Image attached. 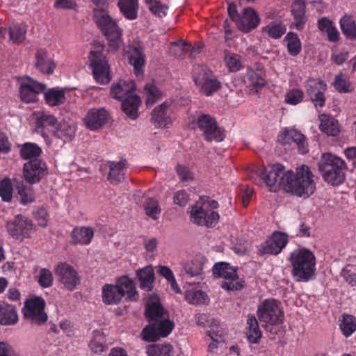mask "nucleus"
Here are the masks:
<instances>
[{"mask_svg":"<svg viewBox=\"0 0 356 356\" xmlns=\"http://www.w3.org/2000/svg\"><path fill=\"white\" fill-rule=\"evenodd\" d=\"M291 264V275L298 282L312 280L316 273V259L313 252L302 248L292 251L289 257Z\"/></svg>","mask_w":356,"mask_h":356,"instance_id":"nucleus-1","label":"nucleus"},{"mask_svg":"<svg viewBox=\"0 0 356 356\" xmlns=\"http://www.w3.org/2000/svg\"><path fill=\"white\" fill-rule=\"evenodd\" d=\"M284 189L298 197H307L316 190L314 175L307 165L298 167L296 172L286 171Z\"/></svg>","mask_w":356,"mask_h":356,"instance_id":"nucleus-2","label":"nucleus"},{"mask_svg":"<svg viewBox=\"0 0 356 356\" xmlns=\"http://www.w3.org/2000/svg\"><path fill=\"white\" fill-rule=\"evenodd\" d=\"M318 165L323 179L327 183L338 186L344 181L346 164L341 158L330 153L323 154Z\"/></svg>","mask_w":356,"mask_h":356,"instance_id":"nucleus-3","label":"nucleus"},{"mask_svg":"<svg viewBox=\"0 0 356 356\" xmlns=\"http://www.w3.org/2000/svg\"><path fill=\"white\" fill-rule=\"evenodd\" d=\"M218 206V202L216 200H210L208 197H201L200 201L191 207V221L199 226L209 228L215 227L218 222L220 216L214 209Z\"/></svg>","mask_w":356,"mask_h":356,"instance_id":"nucleus-4","label":"nucleus"},{"mask_svg":"<svg viewBox=\"0 0 356 356\" xmlns=\"http://www.w3.org/2000/svg\"><path fill=\"white\" fill-rule=\"evenodd\" d=\"M125 294L130 300L137 294L135 284L127 276L118 278L115 285L106 284L102 288V300L106 305L118 304Z\"/></svg>","mask_w":356,"mask_h":356,"instance_id":"nucleus-5","label":"nucleus"},{"mask_svg":"<svg viewBox=\"0 0 356 356\" xmlns=\"http://www.w3.org/2000/svg\"><path fill=\"white\" fill-rule=\"evenodd\" d=\"M107 50L102 44H97L91 50L88 56L90 67L92 71L95 80L103 85L108 83L111 80L110 65L106 57Z\"/></svg>","mask_w":356,"mask_h":356,"instance_id":"nucleus-6","label":"nucleus"},{"mask_svg":"<svg viewBox=\"0 0 356 356\" xmlns=\"http://www.w3.org/2000/svg\"><path fill=\"white\" fill-rule=\"evenodd\" d=\"M96 24L108 42L113 51H117L122 44V30L108 14L100 13L96 16Z\"/></svg>","mask_w":356,"mask_h":356,"instance_id":"nucleus-7","label":"nucleus"},{"mask_svg":"<svg viewBox=\"0 0 356 356\" xmlns=\"http://www.w3.org/2000/svg\"><path fill=\"white\" fill-rule=\"evenodd\" d=\"M193 78L200 92L206 96L212 95L222 87L220 81L214 76L213 72L204 65L194 66Z\"/></svg>","mask_w":356,"mask_h":356,"instance_id":"nucleus-8","label":"nucleus"},{"mask_svg":"<svg viewBox=\"0 0 356 356\" xmlns=\"http://www.w3.org/2000/svg\"><path fill=\"white\" fill-rule=\"evenodd\" d=\"M212 270L216 277H222L225 280L221 284L224 289L238 291L245 286L244 280L238 277L236 269L227 263H217L213 266Z\"/></svg>","mask_w":356,"mask_h":356,"instance_id":"nucleus-9","label":"nucleus"},{"mask_svg":"<svg viewBox=\"0 0 356 356\" xmlns=\"http://www.w3.org/2000/svg\"><path fill=\"white\" fill-rule=\"evenodd\" d=\"M257 316L261 322L270 325H278L284 320L281 304L275 299L264 300L257 308Z\"/></svg>","mask_w":356,"mask_h":356,"instance_id":"nucleus-10","label":"nucleus"},{"mask_svg":"<svg viewBox=\"0 0 356 356\" xmlns=\"http://www.w3.org/2000/svg\"><path fill=\"white\" fill-rule=\"evenodd\" d=\"M258 175L270 191H277L280 186L284 188L286 172L282 164L268 165L258 171Z\"/></svg>","mask_w":356,"mask_h":356,"instance_id":"nucleus-11","label":"nucleus"},{"mask_svg":"<svg viewBox=\"0 0 356 356\" xmlns=\"http://www.w3.org/2000/svg\"><path fill=\"white\" fill-rule=\"evenodd\" d=\"M196 124L207 142L222 141L225 138L224 129L218 126L216 119L209 114L202 113L197 116Z\"/></svg>","mask_w":356,"mask_h":356,"instance_id":"nucleus-12","label":"nucleus"},{"mask_svg":"<svg viewBox=\"0 0 356 356\" xmlns=\"http://www.w3.org/2000/svg\"><path fill=\"white\" fill-rule=\"evenodd\" d=\"M6 228L13 238L19 241L31 238L35 229L32 220L22 214L7 221Z\"/></svg>","mask_w":356,"mask_h":356,"instance_id":"nucleus-13","label":"nucleus"},{"mask_svg":"<svg viewBox=\"0 0 356 356\" xmlns=\"http://www.w3.org/2000/svg\"><path fill=\"white\" fill-rule=\"evenodd\" d=\"M45 302L40 297L27 300L23 309L24 318L31 324L40 325L44 324L48 318L44 312Z\"/></svg>","mask_w":356,"mask_h":356,"instance_id":"nucleus-14","label":"nucleus"},{"mask_svg":"<svg viewBox=\"0 0 356 356\" xmlns=\"http://www.w3.org/2000/svg\"><path fill=\"white\" fill-rule=\"evenodd\" d=\"M174 327V323L167 318L149 323L142 331L143 339L147 342H153L161 337H166Z\"/></svg>","mask_w":356,"mask_h":356,"instance_id":"nucleus-15","label":"nucleus"},{"mask_svg":"<svg viewBox=\"0 0 356 356\" xmlns=\"http://www.w3.org/2000/svg\"><path fill=\"white\" fill-rule=\"evenodd\" d=\"M288 242L289 238L286 234L275 231L258 246V252L261 255H277L286 246Z\"/></svg>","mask_w":356,"mask_h":356,"instance_id":"nucleus-16","label":"nucleus"},{"mask_svg":"<svg viewBox=\"0 0 356 356\" xmlns=\"http://www.w3.org/2000/svg\"><path fill=\"white\" fill-rule=\"evenodd\" d=\"M305 87L306 93L315 108L318 110L324 107L326 102L325 92L327 90V84L321 79H309Z\"/></svg>","mask_w":356,"mask_h":356,"instance_id":"nucleus-17","label":"nucleus"},{"mask_svg":"<svg viewBox=\"0 0 356 356\" xmlns=\"http://www.w3.org/2000/svg\"><path fill=\"white\" fill-rule=\"evenodd\" d=\"M55 273L60 282L70 291L74 290L80 284L81 278L78 273L72 266L65 262L59 263L55 269Z\"/></svg>","mask_w":356,"mask_h":356,"instance_id":"nucleus-18","label":"nucleus"},{"mask_svg":"<svg viewBox=\"0 0 356 356\" xmlns=\"http://www.w3.org/2000/svg\"><path fill=\"white\" fill-rule=\"evenodd\" d=\"M23 170L25 180L31 184L38 183L48 173L46 163L40 159L25 163Z\"/></svg>","mask_w":356,"mask_h":356,"instance_id":"nucleus-19","label":"nucleus"},{"mask_svg":"<svg viewBox=\"0 0 356 356\" xmlns=\"http://www.w3.org/2000/svg\"><path fill=\"white\" fill-rule=\"evenodd\" d=\"M108 168V181L112 184H118L125 179L127 170V161L124 159L119 161H108L106 163L100 166V170L104 171Z\"/></svg>","mask_w":356,"mask_h":356,"instance_id":"nucleus-20","label":"nucleus"},{"mask_svg":"<svg viewBox=\"0 0 356 356\" xmlns=\"http://www.w3.org/2000/svg\"><path fill=\"white\" fill-rule=\"evenodd\" d=\"M171 102L165 101L152 112V122L157 128L168 127L172 124Z\"/></svg>","mask_w":356,"mask_h":356,"instance_id":"nucleus-21","label":"nucleus"},{"mask_svg":"<svg viewBox=\"0 0 356 356\" xmlns=\"http://www.w3.org/2000/svg\"><path fill=\"white\" fill-rule=\"evenodd\" d=\"M45 89V86L38 83L30 78H27L26 81L21 83L19 93L21 99L26 103L35 102L37 100V96L42 92Z\"/></svg>","mask_w":356,"mask_h":356,"instance_id":"nucleus-22","label":"nucleus"},{"mask_svg":"<svg viewBox=\"0 0 356 356\" xmlns=\"http://www.w3.org/2000/svg\"><path fill=\"white\" fill-rule=\"evenodd\" d=\"M125 54L128 56L129 63L134 67V74L137 76H141L145 64L143 47L140 43L131 46L125 51Z\"/></svg>","mask_w":356,"mask_h":356,"instance_id":"nucleus-23","label":"nucleus"},{"mask_svg":"<svg viewBox=\"0 0 356 356\" xmlns=\"http://www.w3.org/2000/svg\"><path fill=\"white\" fill-rule=\"evenodd\" d=\"M259 23L260 18L257 13L253 8L248 7L243 9L236 25L239 30L247 33L256 29Z\"/></svg>","mask_w":356,"mask_h":356,"instance_id":"nucleus-24","label":"nucleus"},{"mask_svg":"<svg viewBox=\"0 0 356 356\" xmlns=\"http://www.w3.org/2000/svg\"><path fill=\"white\" fill-rule=\"evenodd\" d=\"M35 67L42 74H52L56 67V63L49 56L46 49L41 48L36 51L35 54Z\"/></svg>","mask_w":356,"mask_h":356,"instance_id":"nucleus-25","label":"nucleus"},{"mask_svg":"<svg viewBox=\"0 0 356 356\" xmlns=\"http://www.w3.org/2000/svg\"><path fill=\"white\" fill-rule=\"evenodd\" d=\"M108 113L103 108H91L86 115L84 122L89 129L96 130L108 122Z\"/></svg>","mask_w":356,"mask_h":356,"instance_id":"nucleus-26","label":"nucleus"},{"mask_svg":"<svg viewBox=\"0 0 356 356\" xmlns=\"http://www.w3.org/2000/svg\"><path fill=\"white\" fill-rule=\"evenodd\" d=\"M282 140L285 143L293 142L298 148V152L301 154H305L309 152L307 138L300 131L295 129L286 128L283 131Z\"/></svg>","mask_w":356,"mask_h":356,"instance_id":"nucleus-27","label":"nucleus"},{"mask_svg":"<svg viewBox=\"0 0 356 356\" xmlns=\"http://www.w3.org/2000/svg\"><path fill=\"white\" fill-rule=\"evenodd\" d=\"M248 86L252 92L256 93L266 83V72L263 67L257 66L248 70L246 74Z\"/></svg>","mask_w":356,"mask_h":356,"instance_id":"nucleus-28","label":"nucleus"},{"mask_svg":"<svg viewBox=\"0 0 356 356\" xmlns=\"http://www.w3.org/2000/svg\"><path fill=\"white\" fill-rule=\"evenodd\" d=\"M206 261L207 259L202 254L195 255L192 260L184 264L182 273H184V276L190 277H198L202 274Z\"/></svg>","mask_w":356,"mask_h":356,"instance_id":"nucleus-29","label":"nucleus"},{"mask_svg":"<svg viewBox=\"0 0 356 356\" xmlns=\"http://www.w3.org/2000/svg\"><path fill=\"white\" fill-rule=\"evenodd\" d=\"M136 90V83L133 81H120L113 84L111 89V95L116 99L124 100L127 96L133 95Z\"/></svg>","mask_w":356,"mask_h":356,"instance_id":"nucleus-30","label":"nucleus"},{"mask_svg":"<svg viewBox=\"0 0 356 356\" xmlns=\"http://www.w3.org/2000/svg\"><path fill=\"white\" fill-rule=\"evenodd\" d=\"M94 236V230L89 227H76L71 233L72 243L88 245Z\"/></svg>","mask_w":356,"mask_h":356,"instance_id":"nucleus-31","label":"nucleus"},{"mask_svg":"<svg viewBox=\"0 0 356 356\" xmlns=\"http://www.w3.org/2000/svg\"><path fill=\"white\" fill-rule=\"evenodd\" d=\"M136 277L140 283V288L146 291H151L155 280L154 271L152 266H147L136 271Z\"/></svg>","mask_w":356,"mask_h":356,"instance_id":"nucleus-32","label":"nucleus"},{"mask_svg":"<svg viewBox=\"0 0 356 356\" xmlns=\"http://www.w3.org/2000/svg\"><path fill=\"white\" fill-rule=\"evenodd\" d=\"M291 13L294 19L296 29H303L307 18L306 17V4L302 0H296L291 6Z\"/></svg>","mask_w":356,"mask_h":356,"instance_id":"nucleus-33","label":"nucleus"},{"mask_svg":"<svg viewBox=\"0 0 356 356\" xmlns=\"http://www.w3.org/2000/svg\"><path fill=\"white\" fill-rule=\"evenodd\" d=\"M76 131V127L74 122L63 120L58 124L54 134L56 138L67 142L74 138Z\"/></svg>","mask_w":356,"mask_h":356,"instance_id":"nucleus-34","label":"nucleus"},{"mask_svg":"<svg viewBox=\"0 0 356 356\" xmlns=\"http://www.w3.org/2000/svg\"><path fill=\"white\" fill-rule=\"evenodd\" d=\"M145 316L149 323L168 318L163 307L161 303L156 302H152L147 305Z\"/></svg>","mask_w":356,"mask_h":356,"instance_id":"nucleus-35","label":"nucleus"},{"mask_svg":"<svg viewBox=\"0 0 356 356\" xmlns=\"http://www.w3.org/2000/svg\"><path fill=\"white\" fill-rule=\"evenodd\" d=\"M18 321L16 308L9 304L3 302L0 305V324L2 325H15Z\"/></svg>","mask_w":356,"mask_h":356,"instance_id":"nucleus-36","label":"nucleus"},{"mask_svg":"<svg viewBox=\"0 0 356 356\" xmlns=\"http://www.w3.org/2000/svg\"><path fill=\"white\" fill-rule=\"evenodd\" d=\"M319 118V129L321 131L331 136H336L339 134L340 126L338 120L325 114L321 115Z\"/></svg>","mask_w":356,"mask_h":356,"instance_id":"nucleus-37","label":"nucleus"},{"mask_svg":"<svg viewBox=\"0 0 356 356\" xmlns=\"http://www.w3.org/2000/svg\"><path fill=\"white\" fill-rule=\"evenodd\" d=\"M140 103V99L138 95H129L122 101V111L129 118L135 120L138 118Z\"/></svg>","mask_w":356,"mask_h":356,"instance_id":"nucleus-38","label":"nucleus"},{"mask_svg":"<svg viewBox=\"0 0 356 356\" xmlns=\"http://www.w3.org/2000/svg\"><path fill=\"white\" fill-rule=\"evenodd\" d=\"M262 33L266 34L270 38L277 40L281 38L286 31V26L280 20L273 21L262 27Z\"/></svg>","mask_w":356,"mask_h":356,"instance_id":"nucleus-39","label":"nucleus"},{"mask_svg":"<svg viewBox=\"0 0 356 356\" xmlns=\"http://www.w3.org/2000/svg\"><path fill=\"white\" fill-rule=\"evenodd\" d=\"M118 6L126 19L134 20L138 17V0H119Z\"/></svg>","mask_w":356,"mask_h":356,"instance_id":"nucleus-40","label":"nucleus"},{"mask_svg":"<svg viewBox=\"0 0 356 356\" xmlns=\"http://www.w3.org/2000/svg\"><path fill=\"white\" fill-rule=\"evenodd\" d=\"M339 321V328L346 338L356 331V318L353 315L343 314Z\"/></svg>","mask_w":356,"mask_h":356,"instance_id":"nucleus-41","label":"nucleus"},{"mask_svg":"<svg viewBox=\"0 0 356 356\" xmlns=\"http://www.w3.org/2000/svg\"><path fill=\"white\" fill-rule=\"evenodd\" d=\"M44 100L51 106L61 105L66 100L65 91L56 88H50L44 92Z\"/></svg>","mask_w":356,"mask_h":356,"instance_id":"nucleus-42","label":"nucleus"},{"mask_svg":"<svg viewBox=\"0 0 356 356\" xmlns=\"http://www.w3.org/2000/svg\"><path fill=\"white\" fill-rule=\"evenodd\" d=\"M247 338L252 343H257L261 337L259 323L254 316H249L247 320Z\"/></svg>","mask_w":356,"mask_h":356,"instance_id":"nucleus-43","label":"nucleus"},{"mask_svg":"<svg viewBox=\"0 0 356 356\" xmlns=\"http://www.w3.org/2000/svg\"><path fill=\"white\" fill-rule=\"evenodd\" d=\"M56 118L52 115L43 112L38 113L36 118L35 131L36 133L40 134L42 137L45 138L46 134L44 132V129L48 126L56 124Z\"/></svg>","mask_w":356,"mask_h":356,"instance_id":"nucleus-44","label":"nucleus"},{"mask_svg":"<svg viewBox=\"0 0 356 356\" xmlns=\"http://www.w3.org/2000/svg\"><path fill=\"white\" fill-rule=\"evenodd\" d=\"M89 347L90 350L96 354H100L106 350V338L102 332L95 330L92 332V337L90 341Z\"/></svg>","mask_w":356,"mask_h":356,"instance_id":"nucleus-45","label":"nucleus"},{"mask_svg":"<svg viewBox=\"0 0 356 356\" xmlns=\"http://www.w3.org/2000/svg\"><path fill=\"white\" fill-rule=\"evenodd\" d=\"M286 42L287 51L292 56H298L302 50L300 40L296 33L289 32L284 38Z\"/></svg>","mask_w":356,"mask_h":356,"instance_id":"nucleus-46","label":"nucleus"},{"mask_svg":"<svg viewBox=\"0 0 356 356\" xmlns=\"http://www.w3.org/2000/svg\"><path fill=\"white\" fill-rule=\"evenodd\" d=\"M339 23L341 31L347 38L350 40L356 38V24L350 16H343L341 18Z\"/></svg>","mask_w":356,"mask_h":356,"instance_id":"nucleus-47","label":"nucleus"},{"mask_svg":"<svg viewBox=\"0 0 356 356\" xmlns=\"http://www.w3.org/2000/svg\"><path fill=\"white\" fill-rule=\"evenodd\" d=\"M185 300L191 305H207L209 302V298L207 294L200 290L186 291Z\"/></svg>","mask_w":356,"mask_h":356,"instance_id":"nucleus-48","label":"nucleus"},{"mask_svg":"<svg viewBox=\"0 0 356 356\" xmlns=\"http://www.w3.org/2000/svg\"><path fill=\"white\" fill-rule=\"evenodd\" d=\"M16 189L20 197V202L22 204H27L34 201V192L31 187H28L23 180L16 181Z\"/></svg>","mask_w":356,"mask_h":356,"instance_id":"nucleus-49","label":"nucleus"},{"mask_svg":"<svg viewBox=\"0 0 356 356\" xmlns=\"http://www.w3.org/2000/svg\"><path fill=\"white\" fill-rule=\"evenodd\" d=\"M42 153L41 148L35 143H24L20 149V156L23 159H38L37 158L40 156Z\"/></svg>","mask_w":356,"mask_h":356,"instance_id":"nucleus-50","label":"nucleus"},{"mask_svg":"<svg viewBox=\"0 0 356 356\" xmlns=\"http://www.w3.org/2000/svg\"><path fill=\"white\" fill-rule=\"evenodd\" d=\"M173 347L170 343H156L148 346V356H172Z\"/></svg>","mask_w":356,"mask_h":356,"instance_id":"nucleus-51","label":"nucleus"},{"mask_svg":"<svg viewBox=\"0 0 356 356\" xmlns=\"http://www.w3.org/2000/svg\"><path fill=\"white\" fill-rule=\"evenodd\" d=\"M8 34L10 40L14 44H21L26 38V26L23 24H13L9 27Z\"/></svg>","mask_w":356,"mask_h":356,"instance_id":"nucleus-52","label":"nucleus"},{"mask_svg":"<svg viewBox=\"0 0 356 356\" xmlns=\"http://www.w3.org/2000/svg\"><path fill=\"white\" fill-rule=\"evenodd\" d=\"M224 61L230 72H236L243 68L241 56L238 54L228 52L225 56Z\"/></svg>","mask_w":356,"mask_h":356,"instance_id":"nucleus-53","label":"nucleus"},{"mask_svg":"<svg viewBox=\"0 0 356 356\" xmlns=\"http://www.w3.org/2000/svg\"><path fill=\"white\" fill-rule=\"evenodd\" d=\"M144 209L146 215L153 220H157L161 212L158 201L152 197L146 199Z\"/></svg>","mask_w":356,"mask_h":356,"instance_id":"nucleus-54","label":"nucleus"},{"mask_svg":"<svg viewBox=\"0 0 356 356\" xmlns=\"http://www.w3.org/2000/svg\"><path fill=\"white\" fill-rule=\"evenodd\" d=\"M13 185L10 179L6 177L0 181V197L6 202H10L13 198Z\"/></svg>","mask_w":356,"mask_h":356,"instance_id":"nucleus-55","label":"nucleus"},{"mask_svg":"<svg viewBox=\"0 0 356 356\" xmlns=\"http://www.w3.org/2000/svg\"><path fill=\"white\" fill-rule=\"evenodd\" d=\"M146 94V104L147 106H152L161 97V92L154 83H147L145 86Z\"/></svg>","mask_w":356,"mask_h":356,"instance_id":"nucleus-56","label":"nucleus"},{"mask_svg":"<svg viewBox=\"0 0 356 356\" xmlns=\"http://www.w3.org/2000/svg\"><path fill=\"white\" fill-rule=\"evenodd\" d=\"M304 99V92L301 89L293 88L286 92L285 102L291 105H297Z\"/></svg>","mask_w":356,"mask_h":356,"instance_id":"nucleus-57","label":"nucleus"},{"mask_svg":"<svg viewBox=\"0 0 356 356\" xmlns=\"http://www.w3.org/2000/svg\"><path fill=\"white\" fill-rule=\"evenodd\" d=\"M175 170L181 182H189L194 179L193 172L186 165L179 164L176 166Z\"/></svg>","mask_w":356,"mask_h":356,"instance_id":"nucleus-58","label":"nucleus"},{"mask_svg":"<svg viewBox=\"0 0 356 356\" xmlns=\"http://www.w3.org/2000/svg\"><path fill=\"white\" fill-rule=\"evenodd\" d=\"M333 85L335 89L339 92H350V82L347 79L343 77L341 73L336 76Z\"/></svg>","mask_w":356,"mask_h":356,"instance_id":"nucleus-59","label":"nucleus"},{"mask_svg":"<svg viewBox=\"0 0 356 356\" xmlns=\"http://www.w3.org/2000/svg\"><path fill=\"white\" fill-rule=\"evenodd\" d=\"M38 282L43 288L51 286L53 284L52 273L47 268H42L40 270Z\"/></svg>","mask_w":356,"mask_h":356,"instance_id":"nucleus-60","label":"nucleus"},{"mask_svg":"<svg viewBox=\"0 0 356 356\" xmlns=\"http://www.w3.org/2000/svg\"><path fill=\"white\" fill-rule=\"evenodd\" d=\"M149 9L155 15L163 17L166 15L168 7L159 1H154V4L149 6Z\"/></svg>","mask_w":356,"mask_h":356,"instance_id":"nucleus-61","label":"nucleus"},{"mask_svg":"<svg viewBox=\"0 0 356 356\" xmlns=\"http://www.w3.org/2000/svg\"><path fill=\"white\" fill-rule=\"evenodd\" d=\"M188 199L189 195L184 190L176 192L173 197L174 203L180 207H184L187 204Z\"/></svg>","mask_w":356,"mask_h":356,"instance_id":"nucleus-62","label":"nucleus"},{"mask_svg":"<svg viewBox=\"0 0 356 356\" xmlns=\"http://www.w3.org/2000/svg\"><path fill=\"white\" fill-rule=\"evenodd\" d=\"M318 29L321 32L327 33L334 26V22L327 17L320 18L317 22Z\"/></svg>","mask_w":356,"mask_h":356,"instance_id":"nucleus-63","label":"nucleus"},{"mask_svg":"<svg viewBox=\"0 0 356 356\" xmlns=\"http://www.w3.org/2000/svg\"><path fill=\"white\" fill-rule=\"evenodd\" d=\"M177 46H180L183 51H191V56H193L195 54H200L202 49V47L199 44L195 47H191V44L183 41H179L177 43Z\"/></svg>","mask_w":356,"mask_h":356,"instance_id":"nucleus-64","label":"nucleus"}]
</instances>
